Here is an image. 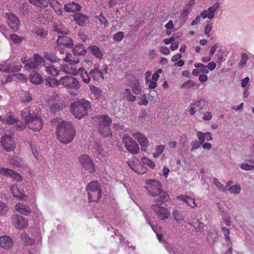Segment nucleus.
<instances>
[{
    "mask_svg": "<svg viewBox=\"0 0 254 254\" xmlns=\"http://www.w3.org/2000/svg\"><path fill=\"white\" fill-rule=\"evenodd\" d=\"M90 108V102L81 99L72 103L70 111L75 118L80 119L87 114L88 110Z\"/></svg>",
    "mask_w": 254,
    "mask_h": 254,
    "instance_id": "4",
    "label": "nucleus"
},
{
    "mask_svg": "<svg viewBox=\"0 0 254 254\" xmlns=\"http://www.w3.org/2000/svg\"><path fill=\"white\" fill-rule=\"evenodd\" d=\"M190 144L191 146V151H193L195 149H197L198 148H199L201 146V144H202V143L198 141L197 140H194V141H192L191 142Z\"/></svg>",
    "mask_w": 254,
    "mask_h": 254,
    "instance_id": "62",
    "label": "nucleus"
},
{
    "mask_svg": "<svg viewBox=\"0 0 254 254\" xmlns=\"http://www.w3.org/2000/svg\"><path fill=\"white\" fill-rule=\"evenodd\" d=\"M124 94L126 99L129 101L133 102L135 101L136 99V96L132 94L131 92L129 89H126Z\"/></svg>",
    "mask_w": 254,
    "mask_h": 254,
    "instance_id": "42",
    "label": "nucleus"
},
{
    "mask_svg": "<svg viewBox=\"0 0 254 254\" xmlns=\"http://www.w3.org/2000/svg\"><path fill=\"white\" fill-rule=\"evenodd\" d=\"M196 107L198 108L199 111H201L203 108H206L208 105V101L204 99H201L197 101H196L194 104Z\"/></svg>",
    "mask_w": 254,
    "mask_h": 254,
    "instance_id": "33",
    "label": "nucleus"
},
{
    "mask_svg": "<svg viewBox=\"0 0 254 254\" xmlns=\"http://www.w3.org/2000/svg\"><path fill=\"white\" fill-rule=\"evenodd\" d=\"M13 246V240L9 236L4 235L0 237V246L4 249L9 250Z\"/></svg>",
    "mask_w": 254,
    "mask_h": 254,
    "instance_id": "20",
    "label": "nucleus"
},
{
    "mask_svg": "<svg viewBox=\"0 0 254 254\" xmlns=\"http://www.w3.org/2000/svg\"><path fill=\"white\" fill-rule=\"evenodd\" d=\"M90 53L99 60L102 59L103 54L100 49L96 46H91L89 47Z\"/></svg>",
    "mask_w": 254,
    "mask_h": 254,
    "instance_id": "29",
    "label": "nucleus"
},
{
    "mask_svg": "<svg viewBox=\"0 0 254 254\" xmlns=\"http://www.w3.org/2000/svg\"><path fill=\"white\" fill-rule=\"evenodd\" d=\"M248 56L246 54H243L241 57V60L239 64V66H243L246 64L247 61L248 60Z\"/></svg>",
    "mask_w": 254,
    "mask_h": 254,
    "instance_id": "60",
    "label": "nucleus"
},
{
    "mask_svg": "<svg viewBox=\"0 0 254 254\" xmlns=\"http://www.w3.org/2000/svg\"><path fill=\"white\" fill-rule=\"evenodd\" d=\"M97 18L100 21V23L101 24L104 25L105 27H107V26H108V21L103 15L102 14H101L99 16H98Z\"/></svg>",
    "mask_w": 254,
    "mask_h": 254,
    "instance_id": "58",
    "label": "nucleus"
},
{
    "mask_svg": "<svg viewBox=\"0 0 254 254\" xmlns=\"http://www.w3.org/2000/svg\"><path fill=\"white\" fill-rule=\"evenodd\" d=\"M80 72V75L82 81L85 83H89L91 80L89 72L87 73L84 68L80 67L78 69V72Z\"/></svg>",
    "mask_w": 254,
    "mask_h": 254,
    "instance_id": "30",
    "label": "nucleus"
},
{
    "mask_svg": "<svg viewBox=\"0 0 254 254\" xmlns=\"http://www.w3.org/2000/svg\"><path fill=\"white\" fill-rule=\"evenodd\" d=\"M94 149L95 150V153L97 154L100 155L102 156L104 155L103 148L102 147V146L100 144H96L95 145Z\"/></svg>",
    "mask_w": 254,
    "mask_h": 254,
    "instance_id": "56",
    "label": "nucleus"
},
{
    "mask_svg": "<svg viewBox=\"0 0 254 254\" xmlns=\"http://www.w3.org/2000/svg\"><path fill=\"white\" fill-rule=\"evenodd\" d=\"M178 200H181L185 202L188 206H190L191 208H195L197 206V204L195 202L194 198L189 196L187 195L181 194L177 196Z\"/></svg>",
    "mask_w": 254,
    "mask_h": 254,
    "instance_id": "22",
    "label": "nucleus"
},
{
    "mask_svg": "<svg viewBox=\"0 0 254 254\" xmlns=\"http://www.w3.org/2000/svg\"><path fill=\"white\" fill-rule=\"evenodd\" d=\"M240 167L242 170L246 171H251L254 170V165H249L246 163L242 164Z\"/></svg>",
    "mask_w": 254,
    "mask_h": 254,
    "instance_id": "63",
    "label": "nucleus"
},
{
    "mask_svg": "<svg viewBox=\"0 0 254 254\" xmlns=\"http://www.w3.org/2000/svg\"><path fill=\"white\" fill-rule=\"evenodd\" d=\"M165 149V146L163 145H157L155 152L153 153V157L157 158L161 155Z\"/></svg>",
    "mask_w": 254,
    "mask_h": 254,
    "instance_id": "45",
    "label": "nucleus"
},
{
    "mask_svg": "<svg viewBox=\"0 0 254 254\" xmlns=\"http://www.w3.org/2000/svg\"><path fill=\"white\" fill-rule=\"evenodd\" d=\"M132 92L136 95H138L142 92V88L139 82L136 81L132 86Z\"/></svg>",
    "mask_w": 254,
    "mask_h": 254,
    "instance_id": "44",
    "label": "nucleus"
},
{
    "mask_svg": "<svg viewBox=\"0 0 254 254\" xmlns=\"http://www.w3.org/2000/svg\"><path fill=\"white\" fill-rule=\"evenodd\" d=\"M89 202H98L102 195V190L99 183L92 181L86 187Z\"/></svg>",
    "mask_w": 254,
    "mask_h": 254,
    "instance_id": "6",
    "label": "nucleus"
},
{
    "mask_svg": "<svg viewBox=\"0 0 254 254\" xmlns=\"http://www.w3.org/2000/svg\"><path fill=\"white\" fill-rule=\"evenodd\" d=\"M2 122L5 124L10 125L16 124V129L19 131L22 130L23 129L25 128V125L23 123L18 124L17 123L19 122V119L14 118L11 115H8L3 119H2Z\"/></svg>",
    "mask_w": 254,
    "mask_h": 254,
    "instance_id": "17",
    "label": "nucleus"
},
{
    "mask_svg": "<svg viewBox=\"0 0 254 254\" xmlns=\"http://www.w3.org/2000/svg\"><path fill=\"white\" fill-rule=\"evenodd\" d=\"M21 116L25 120V126L33 131H39L43 128V122L40 115L26 109L21 112Z\"/></svg>",
    "mask_w": 254,
    "mask_h": 254,
    "instance_id": "2",
    "label": "nucleus"
},
{
    "mask_svg": "<svg viewBox=\"0 0 254 254\" xmlns=\"http://www.w3.org/2000/svg\"><path fill=\"white\" fill-rule=\"evenodd\" d=\"M56 134L59 140L61 143L67 144L73 139L75 135V131L70 123L63 121L59 124Z\"/></svg>",
    "mask_w": 254,
    "mask_h": 254,
    "instance_id": "1",
    "label": "nucleus"
},
{
    "mask_svg": "<svg viewBox=\"0 0 254 254\" xmlns=\"http://www.w3.org/2000/svg\"><path fill=\"white\" fill-rule=\"evenodd\" d=\"M62 60L68 62V64L64 65L61 64V70L65 73L72 75H75L78 73V69L77 70L75 66V64L79 63V61L78 59L72 60L69 59V57L66 55L65 58H62Z\"/></svg>",
    "mask_w": 254,
    "mask_h": 254,
    "instance_id": "9",
    "label": "nucleus"
},
{
    "mask_svg": "<svg viewBox=\"0 0 254 254\" xmlns=\"http://www.w3.org/2000/svg\"><path fill=\"white\" fill-rule=\"evenodd\" d=\"M75 56H83L86 53V51L82 44L76 45L72 50Z\"/></svg>",
    "mask_w": 254,
    "mask_h": 254,
    "instance_id": "27",
    "label": "nucleus"
},
{
    "mask_svg": "<svg viewBox=\"0 0 254 254\" xmlns=\"http://www.w3.org/2000/svg\"><path fill=\"white\" fill-rule=\"evenodd\" d=\"M8 62L5 61L3 64H0V71L8 73Z\"/></svg>",
    "mask_w": 254,
    "mask_h": 254,
    "instance_id": "64",
    "label": "nucleus"
},
{
    "mask_svg": "<svg viewBox=\"0 0 254 254\" xmlns=\"http://www.w3.org/2000/svg\"><path fill=\"white\" fill-rule=\"evenodd\" d=\"M60 83L64 87L70 92L72 95H75V92H78L81 87L78 79L71 75H66L60 78Z\"/></svg>",
    "mask_w": 254,
    "mask_h": 254,
    "instance_id": "5",
    "label": "nucleus"
},
{
    "mask_svg": "<svg viewBox=\"0 0 254 254\" xmlns=\"http://www.w3.org/2000/svg\"><path fill=\"white\" fill-rule=\"evenodd\" d=\"M45 70L51 76H56L59 74V70L56 68L53 64L45 65Z\"/></svg>",
    "mask_w": 254,
    "mask_h": 254,
    "instance_id": "31",
    "label": "nucleus"
},
{
    "mask_svg": "<svg viewBox=\"0 0 254 254\" xmlns=\"http://www.w3.org/2000/svg\"><path fill=\"white\" fill-rule=\"evenodd\" d=\"M89 88L90 91L92 93L94 94L95 95H101L102 92L98 87L92 85H90Z\"/></svg>",
    "mask_w": 254,
    "mask_h": 254,
    "instance_id": "55",
    "label": "nucleus"
},
{
    "mask_svg": "<svg viewBox=\"0 0 254 254\" xmlns=\"http://www.w3.org/2000/svg\"><path fill=\"white\" fill-rule=\"evenodd\" d=\"M132 135L139 142L141 150L146 151L149 145L148 140L146 137L143 134L139 132L133 133Z\"/></svg>",
    "mask_w": 254,
    "mask_h": 254,
    "instance_id": "18",
    "label": "nucleus"
},
{
    "mask_svg": "<svg viewBox=\"0 0 254 254\" xmlns=\"http://www.w3.org/2000/svg\"><path fill=\"white\" fill-rule=\"evenodd\" d=\"M57 43L59 45H63L67 48L72 47L73 45L71 38L65 35L58 36Z\"/></svg>",
    "mask_w": 254,
    "mask_h": 254,
    "instance_id": "21",
    "label": "nucleus"
},
{
    "mask_svg": "<svg viewBox=\"0 0 254 254\" xmlns=\"http://www.w3.org/2000/svg\"><path fill=\"white\" fill-rule=\"evenodd\" d=\"M15 208L16 211L24 215H28L32 212L30 206L23 203H17Z\"/></svg>",
    "mask_w": 254,
    "mask_h": 254,
    "instance_id": "19",
    "label": "nucleus"
},
{
    "mask_svg": "<svg viewBox=\"0 0 254 254\" xmlns=\"http://www.w3.org/2000/svg\"><path fill=\"white\" fill-rule=\"evenodd\" d=\"M21 62L25 64L24 69L29 72H34L38 68L39 66L44 62L43 57L37 54L33 55V59H28L25 57L21 59Z\"/></svg>",
    "mask_w": 254,
    "mask_h": 254,
    "instance_id": "8",
    "label": "nucleus"
},
{
    "mask_svg": "<svg viewBox=\"0 0 254 254\" xmlns=\"http://www.w3.org/2000/svg\"><path fill=\"white\" fill-rule=\"evenodd\" d=\"M133 171L137 174H144L147 172V168L142 164H138Z\"/></svg>",
    "mask_w": 254,
    "mask_h": 254,
    "instance_id": "43",
    "label": "nucleus"
},
{
    "mask_svg": "<svg viewBox=\"0 0 254 254\" xmlns=\"http://www.w3.org/2000/svg\"><path fill=\"white\" fill-rule=\"evenodd\" d=\"M196 85L195 82H194L193 81L190 80H188L186 82H184L182 85V88H185V89H190L191 87L194 86Z\"/></svg>",
    "mask_w": 254,
    "mask_h": 254,
    "instance_id": "52",
    "label": "nucleus"
},
{
    "mask_svg": "<svg viewBox=\"0 0 254 254\" xmlns=\"http://www.w3.org/2000/svg\"><path fill=\"white\" fill-rule=\"evenodd\" d=\"M44 57L47 60L52 62H57L62 60V58H58L55 54L49 52H46L44 54Z\"/></svg>",
    "mask_w": 254,
    "mask_h": 254,
    "instance_id": "32",
    "label": "nucleus"
},
{
    "mask_svg": "<svg viewBox=\"0 0 254 254\" xmlns=\"http://www.w3.org/2000/svg\"><path fill=\"white\" fill-rule=\"evenodd\" d=\"M29 80L34 84H40L43 82V77L38 72H31L29 76Z\"/></svg>",
    "mask_w": 254,
    "mask_h": 254,
    "instance_id": "25",
    "label": "nucleus"
},
{
    "mask_svg": "<svg viewBox=\"0 0 254 254\" xmlns=\"http://www.w3.org/2000/svg\"><path fill=\"white\" fill-rule=\"evenodd\" d=\"M55 30L58 33L60 34V36L67 35L69 33V30L63 25H60L55 27Z\"/></svg>",
    "mask_w": 254,
    "mask_h": 254,
    "instance_id": "36",
    "label": "nucleus"
},
{
    "mask_svg": "<svg viewBox=\"0 0 254 254\" xmlns=\"http://www.w3.org/2000/svg\"><path fill=\"white\" fill-rule=\"evenodd\" d=\"M231 193L238 194L240 192L241 187L239 185H235L229 189Z\"/></svg>",
    "mask_w": 254,
    "mask_h": 254,
    "instance_id": "51",
    "label": "nucleus"
},
{
    "mask_svg": "<svg viewBox=\"0 0 254 254\" xmlns=\"http://www.w3.org/2000/svg\"><path fill=\"white\" fill-rule=\"evenodd\" d=\"M64 9L68 12H74L80 11L81 6L77 2L74 1L64 5Z\"/></svg>",
    "mask_w": 254,
    "mask_h": 254,
    "instance_id": "24",
    "label": "nucleus"
},
{
    "mask_svg": "<svg viewBox=\"0 0 254 254\" xmlns=\"http://www.w3.org/2000/svg\"><path fill=\"white\" fill-rule=\"evenodd\" d=\"M48 2L58 15H62L63 10L62 5L60 2L57 0H48Z\"/></svg>",
    "mask_w": 254,
    "mask_h": 254,
    "instance_id": "23",
    "label": "nucleus"
},
{
    "mask_svg": "<svg viewBox=\"0 0 254 254\" xmlns=\"http://www.w3.org/2000/svg\"><path fill=\"white\" fill-rule=\"evenodd\" d=\"M74 20L79 26H83L85 21L87 20L88 17L81 13H77L74 15Z\"/></svg>",
    "mask_w": 254,
    "mask_h": 254,
    "instance_id": "26",
    "label": "nucleus"
},
{
    "mask_svg": "<svg viewBox=\"0 0 254 254\" xmlns=\"http://www.w3.org/2000/svg\"><path fill=\"white\" fill-rule=\"evenodd\" d=\"M0 142L2 146L6 151H12L15 147V141L10 135H5L1 138Z\"/></svg>",
    "mask_w": 254,
    "mask_h": 254,
    "instance_id": "14",
    "label": "nucleus"
},
{
    "mask_svg": "<svg viewBox=\"0 0 254 254\" xmlns=\"http://www.w3.org/2000/svg\"><path fill=\"white\" fill-rule=\"evenodd\" d=\"M29 2L39 7H46L48 5V2L46 0H28Z\"/></svg>",
    "mask_w": 254,
    "mask_h": 254,
    "instance_id": "38",
    "label": "nucleus"
},
{
    "mask_svg": "<svg viewBox=\"0 0 254 254\" xmlns=\"http://www.w3.org/2000/svg\"><path fill=\"white\" fill-rule=\"evenodd\" d=\"M32 100L31 94L28 92H24L20 97V101L22 103H29Z\"/></svg>",
    "mask_w": 254,
    "mask_h": 254,
    "instance_id": "41",
    "label": "nucleus"
},
{
    "mask_svg": "<svg viewBox=\"0 0 254 254\" xmlns=\"http://www.w3.org/2000/svg\"><path fill=\"white\" fill-rule=\"evenodd\" d=\"M124 37V35L123 32H118L114 35L113 39L115 41L120 42L123 39Z\"/></svg>",
    "mask_w": 254,
    "mask_h": 254,
    "instance_id": "57",
    "label": "nucleus"
},
{
    "mask_svg": "<svg viewBox=\"0 0 254 254\" xmlns=\"http://www.w3.org/2000/svg\"><path fill=\"white\" fill-rule=\"evenodd\" d=\"M94 122L98 123L99 131L103 136H112V134L110 129V125L112 123V120L109 116L106 115L97 116L94 119Z\"/></svg>",
    "mask_w": 254,
    "mask_h": 254,
    "instance_id": "7",
    "label": "nucleus"
},
{
    "mask_svg": "<svg viewBox=\"0 0 254 254\" xmlns=\"http://www.w3.org/2000/svg\"><path fill=\"white\" fill-rule=\"evenodd\" d=\"M151 207L160 219L163 220L169 217L170 212L165 207L160 204H153Z\"/></svg>",
    "mask_w": 254,
    "mask_h": 254,
    "instance_id": "13",
    "label": "nucleus"
},
{
    "mask_svg": "<svg viewBox=\"0 0 254 254\" xmlns=\"http://www.w3.org/2000/svg\"><path fill=\"white\" fill-rule=\"evenodd\" d=\"M16 191L14 190V188L12 187L11 190L12 194L14 197H17L21 200L26 201L27 200L28 196L23 194L19 190L16 189Z\"/></svg>",
    "mask_w": 254,
    "mask_h": 254,
    "instance_id": "34",
    "label": "nucleus"
},
{
    "mask_svg": "<svg viewBox=\"0 0 254 254\" xmlns=\"http://www.w3.org/2000/svg\"><path fill=\"white\" fill-rule=\"evenodd\" d=\"M9 208L8 206L1 201H0V215H5L8 211Z\"/></svg>",
    "mask_w": 254,
    "mask_h": 254,
    "instance_id": "49",
    "label": "nucleus"
},
{
    "mask_svg": "<svg viewBox=\"0 0 254 254\" xmlns=\"http://www.w3.org/2000/svg\"><path fill=\"white\" fill-rule=\"evenodd\" d=\"M22 68V65L19 64H10L8 63V73L17 72L19 71Z\"/></svg>",
    "mask_w": 254,
    "mask_h": 254,
    "instance_id": "37",
    "label": "nucleus"
},
{
    "mask_svg": "<svg viewBox=\"0 0 254 254\" xmlns=\"http://www.w3.org/2000/svg\"><path fill=\"white\" fill-rule=\"evenodd\" d=\"M213 183L214 185H215L217 188L221 191L225 190V188L221 184V183L218 181V180L216 178H214L213 180Z\"/></svg>",
    "mask_w": 254,
    "mask_h": 254,
    "instance_id": "59",
    "label": "nucleus"
},
{
    "mask_svg": "<svg viewBox=\"0 0 254 254\" xmlns=\"http://www.w3.org/2000/svg\"><path fill=\"white\" fill-rule=\"evenodd\" d=\"M218 238L217 232L214 230L212 232H209L207 236V240L209 243H213Z\"/></svg>",
    "mask_w": 254,
    "mask_h": 254,
    "instance_id": "40",
    "label": "nucleus"
},
{
    "mask_svg": "<svg viewBox=\"0 0 254 254\" xmlns=\"http://www.w3.org/2000/svg\"><path fill=\"white\" fill-rule=\"evenodd\" d=\"M10 163L14 167H19L22 166L23 161L21 159L18 157H15L11 160Z\"/></svg>",
    "mask_w": 254,
    "mask_h": 254,
    "instance_id": "47",
    "label": "nucleus"
},
{
    "mask_svg": "<svg viewBox=\"0 0 254 254\" xmlns=\"http://www.w3.org/2000/svg\"><path fill=\"white\" fill-rule=\"evenodd\" d=\"M60 79L58 80L55 78H46L47 84L51 87H56L60 85H61L60 83Z\"/></svg>",
    "mask_w": 254,
    "mask_h": 254,
    "instance_id": "39",
    "label": "nucleus"
},
{
    "mask_svg": "<svg viewBox=\"0 0 254 254\" xmlns=\"http://www.w3.org/2000/svg\"><path fill=\"white\" fill-rule=\"evenodd\" d=\"M141 159L143 164L148 166L152 169H154L155 168L156 166L155 164L152 160L145 157H142Z\"/></svg>",
    "mask_w": 254,
    "mask_h": 254,
    "instance_id": "46",
    "label": "nucleus"
},
{
    "mask_svg": "<svg viewBox=\"0 0 254 254\" xmlns=\"http://www.w3.org/2000/svg\"><path fill=\"white\" fill-rule=\"evenodd\" d=\"M11 219L12 224L17 229L23 230L28 226V220L18 214H13Z\"/></svg>",
    "mask_w": 254,
    "mask_h": 254,
    "instance_id": "12",
    "label": "nucleus"
},
{
    "mask_svg": "<svg viewBox=\"0 0 254 254\" xmlns=\"http://www.w3.org/2000/svg\"><path fill=\"white\" fill-rule=\"evenodd\" d=\"M222 231L223 233V234L225 236V239L226 241H230L231 245H232V242L230 241V237L229 236L230 230L229 229L223 227L222 228Z\"/></svg>",
    "mask_w": 254,
    "mask_h": 254,
    "instance_id": "54",
    "label": "nucleus"
},
{
    "mask_svg": "<svg viewBox=\"0 0 254 254\" xmlns=\"http://www.w3.org/2000/svg\"><path fill=\"white\" fill-rule=\"evenodd\" d=\"M102 71L98 68H95L91 69L89 71V75L90 79L92 78L95 81L99 82L104 79L103 73H106L107 71V67L106 65H104V68Z\"/></svg>",
    "mask_w": 254,
    "mask_h": 254,
    "instance_id": "16",
    "label": "nucleus"
},
{
    "mask_svg": "<svg viewBox=\"0 0 254 254\" xmlns=\"http://www.w3.org/2000/svg\"><path fill=\"white\" fill-rule=\"evenodd\" d=\"M10 178L17 182H20L23 180L22 177L19 173L14 171L12 173Z\"/></svg>",
    "mask_w": 254,
    "mask_h": 254,
    "instance_id": "50",
    "label": "nucleus"
},
{
    "mask_svg": "<svg viewBox=\"0 0 254 254\" xmlns=\"http://www.w3.org/2000/svg\"><path fill=\"white\" fill-rule=\"evenodd\" d=\"M13 170L7 168H1L0 169V174L4 176L10 177Z\"/></svg>",
    "mask_w": 254,
    "mask_h": 254,
    "instance_id": "48",
    "label": "nucleus"
},
{
    "mask_svg": "<svg viewBox=\"0 0 254 254\" xmlns=\"http://www.w3.org/2000/svg\"><path fill=\"white\" fill-rule=\"evenodd\" d=\"M123 142L126 148L129 153L132 154H137L139 153V146L131 137L127 135L124 136Z\"/></svg>",
    "mask_w": 254,
    "mask_h": 254,
    "instance_id": "11",
    "label": "nucleus"
},
{
    "mask_svg": "<svg viewBox=\"0 0 254 254\" xmlns=\"http://www.w3.org/2000/svg\"><path fill=\"white\" fill-rule=\"evenodd\" d=\"M10 38L14 43L19 44L22 41V38L16 34H10Z\"/></svg>",
    "mask_w": 254,
    "mask_h": 254,
    "instance_id": "53",
    "label": "nucleus"
},
{
    "mask_svg": "<svg viewBox=\"0 0 254 254\" xmlns=\"http://www.w3.org/2000/svg\"><path fill=\"white\" fill-rule=\"evenodd\" d=\"M150 185L151 190H148V192L149 195L155 197L154 201L156 204L161 205L169 200V195L161 190V185L158 181L152 180L151 181Z\"/></svg>",
    "mask_w": 254,
    "mask_h": 254,
    "instance_id": "3",
    "label": "nucleus"
},
{
    "mask_svg": "<svg viewBox=\"0 0 254 254\" xmlns=\"http://www.w3.org/2000/svg\"><path fill=\"white\" fill-rule=\"evenodd\" d=\"M7 17V23L10 28L14 31H17L20 25V21L18 18L12 12H6Z\"/></svg>",
    "mask_w": 254,
    "mask_h": 254,
    "instance_id": "15",
    "label": "nucleus"
},
{
    "mask_svg": "<svg viewBox=\"0 0 254 254\" xmlns=\"http://www.w3.org/2000/svg\"><path fill=\"white\" fill-rule=\"evenodd\" d=\"M20 239L25 246L32 245L35 243L34 240L30 238L26 233H22L20 235Z\"/></svg>",
    "mask_w": 254,
    "mask_h": 254,
    "instance_id": "28",
    "label": "nucleus"
},
{
    "mask_svg": "<svg viewBox=\"0 0 254 254\" xmlns=\"http://www.w3.org/2000/svg\"><path fill=\"white\" fill-rule=\"evenodd\" d=\"M35 34L40 37H45L47 35V32L42 28H38L36 30Z\"/></svg>",
    "mask_w": 254,
    "mask_h": 254,
    "instance_id": "61",
    "label": "nucleus"
},
{
    "mask_svg": "<svg viewBox=\"0 0 254 254\" xmlns=\"http://www.w3.org/2000/svg\"><path fill=\"white\" fill-rule=\"evenodd\" d=\"M78 161L82 167L89 173H94L95 166L91 157L87 154H84L78 157Z\"/></svg>",
    "mask_w": 254,
    "mask_h": 254,
    "instance_id": "10",
    "label": "nucleus"
},
{
    "mask_svg": "<svg viewBox=\"0 0 254 254\" xmlns=\"http://www.w3.org/2000/svg\"><path fill=\"white\" fill-rule=\"evenodd\" d=\"M219 6V4L217 2L208 8V18L209 19H211L214 17L215 11L218 9Z\"/></svg>",
    "mask_w": 254,
    "mask_h": 254,
    "instance_id": "35",
    "label": "nucleus"
}]
</instances>
